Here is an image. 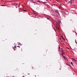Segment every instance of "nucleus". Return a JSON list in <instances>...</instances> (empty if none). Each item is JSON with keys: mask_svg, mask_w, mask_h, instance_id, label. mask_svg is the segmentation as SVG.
Wrapping results in <instances>:
<instances>
[{"mask_svg": "<svg viewBox=\"0 0 77 77\" xmlns=\"http://www.w3.org/2000/svg\"><path fill=\"white\" fill-rule=\"evenodd\" d=\"M16 5H17V4H16Z\"/></svg>", "mask_w": 77, "mask_h": 77, "instance_id": "20", "label": "nucleus"}, {"mask_svg": "<svg viewBox=\"0 0 77 77\" xmlns=\"http://www.w3.org/2000/svg\"><path fill=\"white\" fill-rule=\"evenodd\" d=\"M71 64H72V66H74V65H73V64L72 63V62H71Z\"/></svg>", "mask_w": 77, "mask_h": 77, "instance_id": "6", "label": "nucleus"}, {"mask_svg": "<svg viewBox=\"0 0 77 77\" xmlns=\"http://www.w3.org/2000/svg\"><path fill=\"white\" fill-rule=\"evenodd\" d=\"M60 23H61V21L60 20H58V21L57 22V23H56L57 25H59Z\"/></svg>", "mask_w": 77, "mask_h": 77, "instance_id": "1", "label": "nucleus"}, {"mask_svg": "<svg viewBox=\"0 0 77 77\" xmlns=\"http://www.w3.org/2000/svg\"><path fill=\"white\" fill-rule=\"evenodd\" d=\"M72 60H75V59H74L73 58H72Z\"/></svg>", "mask_w": 77, "mask_h": 77, "instance_id": "10", "label": "nucleus"}, {"mask_svg": "<svg viewBox=\"0 0 77 77\" xmlns=\"http://www.w3.org/2000/svg\"><path fill=\"white\" fill-rule=\"evenodd\" d=\"M61 37H62V38L63 39V40H64V41H65V39H64V38H63V37H62V36H61Z\"/></svg>", "mask_w": 77, "mask_h": 77, "instance_id": "5", "label": "nucleus"}, {"mask_svg": "<svg viewBox=\"0 0 77 77\" xmlns=\"http://www.w3.org/2000/svg\"><path fill=\"white\" fill-rule=\"evenodd\" d=\"M17 47H19V48H20V46H18Z\"/></svg>", "mask_w": 77, "mask_h": 77, "instance_id": "14", "label": "nucleus"}, {"mask_svg": "<svg viewBox=\"0 0 77 77\" xmlns=\"http://www.w3.org/2000/svg\"><path fill=\"white\" fill-rule=\"evenodd\" d=\"M16 48V46H15L14 48H14V50H15L14 48Z\"/></svg>", "mask_w": 77, "mask_h": 77, "instance_id": "9", "label": "nucleus"}, {"mask_svg": "<svg viewBox=\"0 0 77 77\" xmlns=\"http://www.w3.org/2000/svg\"><path fill=\"white\" fill-rule=\"evenodd\" d=\"M62 51H63V50H62Z\"/></svg>", "mask_w": 77, "mask_h": 77, "instance_id": "22", "label": "nucleus"}, {"mask_svg": "<svg viewBox=\"0 0 77 77\" xmlns=\"http://www.w3.org/2000/svg\"><path fill=\"white\" fill-rule=\"evenodd\" d=\"M30 1H31V2H32V1H33V0H31Z\"/></svg>", "mask_w": 77, "mask_h": 77, "instance_id": "17", "label": "nucleus"}, {"mask_svg": "<svg viewBox=\"0 0 77 77\" xmlns=\"http://www.w3.org/2000/svg\"><path fill=\"white\" fill-rule=\"evenodd\" d=\"M14 71H18V69L16 68L14 69Z\"/></svg>", "mask_w": 77, "mask_h": 77, "instance_id": "4", "label": "nucleus"}, {"mask_svg": "<svg viewBox=\"0 0 77 77\" xmlns=\"http://www.w3.org/2000/svg\"><path fill=\"white\" fill-rule=\"evenodd\" d=\"M15 77V76H13V77Z\"/></svg>", "mask_w": 77, "mask_h": 77, "instance_id": "19", "label": "nucleus"}, {"mask_svg": "<svg viewBox=\"0 0 77 77\" xmlns=\"http://www.w3.org/2000/svg\"><path fill=\"white\" fill-rule=\"evenodd\" d=\"M61 56L62 57H63V59H66V58H65V56H63V54H62Z\"/></svg>", "mask_w": 77, "mask_h": 77, "instance_id": "3", "label": "nucleus"}, {"mask_svg": "<svg viewBox=\"0 0 77 77\" xmlns=\"http://www.w3.org/2000/svg\"><path fill=\"white\" fill-rule=\"evenodd\" d=\"M39 5V4H41V2L40 1H38L36 2Z\"/></svg>", "mask_w": 77, "mask_h": 77, "instance_id": "2", "label": "nucleus"}, {"mask_svg": "<svg viewBox=\"0 0 77 77\" xmlns=\"http://www.w3.org/2000/svg\"><path fill=\"white\" fill-rule=\"evenodd\" d=\"M70 1L71 2H72V1H73V0H70Z\"/></svg>", "mask_w": 77, "mask_h": 77, "instance_id": "11", "label": "nucleus"}, {"mask_svg": "<svg viewBox=\"0 0 77 77\" xmlns=\"http://www.w3.org/2000/svg\"><path fill=\"white\" fill-rule=\"evenodd\" d=\"M28 74L29 75H30V73H28Z\"/></svg>", "mask_w": 77, "mask_h": 77, "instance_id": "18", "label": "nucleus"}, {"mask_svg": "<svg viewBox=\"0 0 77 77\" xmlns=\"http://www.w3.org/2000/svg\"><path fill=\"white\" fill-rule=\"evenodd\" d=\"M75 62H77V60H74Z\"/></svg>", "mask_w": 77, "mask_h": 77, "instance_id": "15", "label": "nucleus"}, {"mask_svg": "<svg viewBox=\"0 0 77 77\" xmlns=\"http://www.w3.org/2000/svg\"><path fill=\"white\" fill-rule=\"evenodd\" d=\"M1 6H3L2 5H1Z\"/></svg>", "mask_w": 77, "mask_h": 77, "instance_id": "21", "label": "nucleus"}, {"mask_svg": "<svg viewBox=\"0 0 77 77\" xmlns=\"http://www.w3.org/2000/svg\"><path fill=\"white\" fill-rule=\"evenodd\" d=\"M31 2H33V3H35V2H33V1H32Z\"/></svg>", "mask_w": 77, "mask_h": 77, "instance_id": "16", "label": "nucleus"}, {"mask_svg": "<svg viewBox=\"0 0 77 77\" xmlns=\"http://www.w3.org/2000/svg\"><path fill=\"white\" fill-rule=\"evenodd\" d=\"M69 3H72V2H71V1H69Z\"/></svg>", "mask_w": 77, "mask_h": 77, "instance_id": "7", "label": "nucleus"}, {"mask_svg": "<svg viewBox=\"0 0 77 77\" xmlns=\"http://www.w3.org/2000/svg\"><path fill=\"white\" fill-rule=\"evenodd\" d=\"M62 54L63 55V54H65V53H64V52H63Z\"/></svg>", "mask_w": 77, "mask_h": 77, "instance_id": "8", "label": "nucleus"}, {"mask_svg": "<svg viewBox=\"0 0 77 77\" xmlns=\"http://www.w3.org/2000/svg\"><path fill=\"white\" fill-rule=\"evenodd\" d=\"M75 43L76 44H77V41H76V39L75 40Z\"/></svg>", "mask_w": 77, "mask_h": 77, "instance_id": "12", "label": "nucleus"}, {"mask_svg": "<svg viewBox=\"0 0 77 77\" xmlns=\"http://www.w3.org/2000/svg\"><path fill=\"white\" fill-rule=\"evenodd\" d=\"M23 10L24 11H25V12H26V10Z\"/></svg>", "mask_w": 77, "mask_h": 77, "instance_id": "13", "label": "nucleus"}]
</instances>
